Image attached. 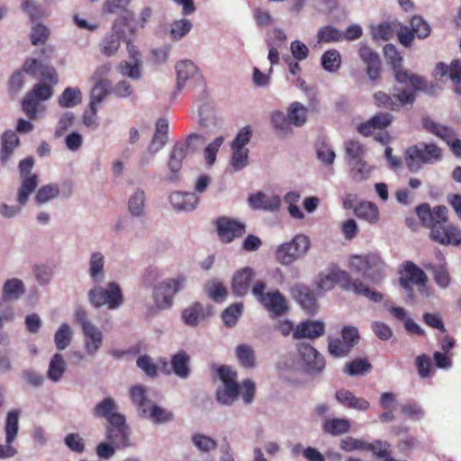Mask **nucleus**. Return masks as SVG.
I'll return each mask as SVG.
<instances>
[{"label":"nucleus","instance_id":"obj_20","mask_svg":"<svg viewBox=\"0 0 461 461\" xmlns=\"http://www.w3.org/2000/svg\"><path fill=\"white\" fill-rule=\"evenodd\" d=\"M298 352L303 365L308 372H321L325 367L322 356L310 344L300 343Z\"/></svg>","mask_w":461,"mask_h":461},{"label":"nucleus","instance_id":"obj_23","mask_svg":"<svg viewBox=\"0 0 461 461\" xmlns=\"http://www.w3.org/2000/svg\"><path fill=\"white\" fill-rule=\"evenodd\" d=\"M87 274L95 285H101L105 280V256L100 250L92 251L87 261Z\"/></svg>","mask_w":461,"mask_h":461},{"label":"nucleus","instance_id":"obj_31","mask_svg":"<svg viewBox=\"0 0 461 461\" xmlns=\"http://www.w3.org/2000/svg\"><path fill=\"white\" fill-rule=\"evenodd\" d=\"M292 294L309 314H313L317 310V301L309 287L303 285H296L292 287Z\"/></svg>","mask_w":461,"mask_h":461},{"label":"nucleus","instance_id":"obj_7","mask_svg":"<svg viewBox=\"0 0 461 461\" xmlns=\"http://www.w3.org/2000/svg\"><path fill=\"white\" fill-rule=\"evenodd\" d=\"M76 321L81 326L84 335V348L88 357H95L103 346L104 334L88 318L86 312L78 308L75 312Z\"/></svg>","mask_w":461,"mask_h":461},{"label":"nucleus","instance_id":"obj_42","mask_svg":"<svg viewBox=\"0 0 461 461\" xmlns=\"http://www.w3.org/2000/svg\"><path fill=\"white\" fill-rule=\"evenodd\" d=\"M144 417L149 418L154 423L163 424L174 420V413L165 408L154 404L153 402L142 413Z\"/></svg>","mask_w":461,"mask_h":461},{"label":"nucleus","instance_id":"obj_59","mask_svg":"<svg viewBox=\"0 0 461 461\" xmlns=\"http://www.w3.org/2000/svg\"><path fill=\"white\" fill-rule=\"evenodd\" d=\"M371 369L366 358H357L345 364L344 372L350 376L363 375Z\"/></svg>","mask_w":461,"mask_h":461},{"label":"nucleus","instance_id":"obj_39","mask_svg":"<svg viewBox=\"0 0 461 461\" xmlns=\"http://www.w3.org/2000/svg\"><path fill=\"white\" fill-rule=\"evenodd\" d=\"M67 369V363L62 355L56 353L50 358L47 377L53 383L59 382Z\"/></svg>","mask_w":461,"mask_h":461},{"label":"nucleus","instance_id":"obj_35","mask_svg":"<svg viewBox=\"0 0 461 461\" xmlns=\"http://www.w3.org/2000/svg\"><path fill=\"white\" fill-rule=\"evenodd\" d=\"M23 282L16 277L7 279L2 287V300L14 302L19 300L25 294Z\"/></svg>","mask_w":461,"mask_h":461},{"label":"nucleus","instance_id":"obj_46","mask_svg":"<svg viewBox=\"0 0 461 461\" xmlns=\"http://www.w3.org/2000/svg\"><path fill=\"white\" fill-rule=\"evenodd\" d=\"M204 291L208 297L216 303H222L226 300L228 291L223 283L218 279L207 281L204 285Z\"/></svg>","mask_w":461,"mask_h":461},{"label":"nucleus","instance_id":"obj_15","mask_svg":"<svg viewBox=\"0 0 461 461\" xmlns=\"http://www.w3.org/2000/svg\"><path fill=\"white\" fill-rule=\"evenodd\" d=\"M176 73V89L181 91L187 85H198L203 81V76L196 64L190 59H183L175 66Z\"/></svg>","mask_w":461,"mask_h":461},{"label":"nucleus","instance_id":"obj_19","mask_svg":"<svg viewBox=\"0 0 461 461\" xmlns=\"http://www.w3.org/2000/svg\"><path fill=\"white\" fill-rule=\"evenodd\" d=\"M374 97L377 106L388 108L393 111L398 110L401 105L412 104L415 99L412 92L405 90L394 94L393 97L384 92H377L375 94Z\"/></svg>","mask_w":461,"mask_h":461},{"label":"nucleus","instance_id":"obj_37","mask_svg":"<svg viewBox=\"0 0 461 461\" xmlns=\"http://www.w3.org/2000/svg\"><path fill=\"white\" fill-rule=\"evenodd\" d=\"M348 175L354 182H362L369 178L373 167L365 160H352L348 162Z\"/></svg>","mask_w":461,"mask_h":461},{"label":"nucleus","instance_id":"obj_48","mask_svg":"<svg viewBox=\"0 0 461 461\" xmlns=\"http://www.w3.org/2000/svg\"><path fill=\"white\" fill-rule=\"evenodd\" d=\"M350 423L344 418H333L326 420L322 424V429L325 433L332 436H339L348 432Z\"/></svg>","mask_w":461,"mask_h":461},{"label":"nucleus","instance_id":"obj_51","mask_svg":"<svg viewBox=\"0 0 461 461\" xmlns=\"http://www.w3.org/2000/svg\"><path fill=\"white\" fill-rule=\"evenodd\" d=\"M82 102V93L78 87H67L59 97L61 107L72 108Z\"/></svg>","mask_w":461,"mask_h":461},{"label":"nucleus","instance_id":"obj_13","mask_svg":"<svg viewBox=\"0 0 461 461\" xmlns=\"http://www.w3.org/2000/svg\"><path fill=\"white\" fill-rule=\"evenodd\" d=\"M428 277L425 272L414 263L407 261L402 265L400 272V284L410 296L412 294L413 286H417L420 293L426 288Z\"/></svg>","mask_w":461,"mask_h":461},{"label":"nucleus","instance_id":"obj_22","mask_svg":"<svg viewBox=\"0 0 461 461\" xmlns=\"http://www.w3.org/2000/svg\"><path fill=\"white\" fill-rule=\"evenodd\" d=\"M256 276L253 268L246 267L235 272L231 281V292L237 297L245 296Z\"/></svg>","mask_w":461,"mask_h":461},{"label":"nucleus","instance_id":"obj_40","mask_svg":"<svg viewBox=\"0 0 461 461\" xmlns=\"http://www.w3.org/2000/svg\"><path fill=\"white\" fill-rule=\"evenodd\" d=\"M400 28L398 20L386 21L377 26L372 27L373 38L375 40L388 41L393 37Z\"/></svg>","mask_w":461,"mask_h":461},{"label":"nucleus","instance_id":"obj_62","mask_svg":"<svg viewBox=\"0 0 461 461\" xmlns=\"http://www.w3.org/2000/svg\"><path fill=\"white\" fill-rule=\"evenodd\" d=\"M113 71V64L111 62H104L94 69L89 80L91 83H112L109 76Z\"/></svg>","mask_w":461,"mask_h":461},{"label":"nucleus","instance_id":"obj_4","mask_svg":"<svg viewBox=\"0 0 461 461\" xmlns=\"http://www.w3.org/2000/svg\"><path fill=\"white\" fill-rule=\"evenodd\" d=\"M311 240L305 234H296L291 240L280 244L275 253L276 259L283 266H291L303 259L308 253Z\"/></svg>","mask_w":461,"mask_h":461},{"label":"nucleus","instance_id":"obj_26","mask_svg":"<svg viewBox=\"0 0 461 461\" xmlns=\"http://www.w3.org/2000/svg\"><path fill=\"white\" fill-rule=\"evenodd\" d=\"M190 363V356L186 352L180 350L172 355L170 368L165 369V373L167 375L174 373L180 379H187L191 374Z\"/></svg>","mask_w":461,"mask_h":461},{"label":"nucleus","instance_id":"obj_18","mask_svg":"<svg viewBox=\"0 0 461 461\" xmlns=\"http://www.w3.org/2000/svg\"><path fill=\"white\" fill-rule=\"evenodd\" d=\"M429 238L444 246L461 245V230L451 224H436L432 227L429 232Z\"/></svg>","mask_w":461,"mask_h":461},{"label":"nucleus","instance_id":"obj_32","mask_svg":"<svg viewBox=\"0 0 461 461\" xmlns=\"http://www.w3.org/2000/svg\"><path fill=\"white\" fill-rule=\"evenodd\" d=\"M324 334V323L320 321H303L295 328L293 337L296 339L302 338L317 339Z\"/></svg>","mask_w":461,"mask_h":461},{"label":"nucleus","instance_id":"obj_17","mask_svg":"<svg viewBox=\"0 0 461 461\" xmlns=\"http://www.w3.org/2000/svg\"><path fill=\"white\" fill-rule=\"evenodd\" d=\"M126 25L122 19H116L114 21L112 32L104 37L99 45V50L104 56L113 57L117 53L121 41L125 37L123 28Z\"/></svg>","mask_w":461,"mask_h":461},{"label":"nucleus","instance_id":"obj_24","mask_svg":"<svg viewBox=\"0 0 461 461\" xmlns=\"http://www.w3.org/2000/svg\"><path fill=\"white\" fill-rule=\"evenodd\" d=\"M105 438L117 448L128 447L130 443L126 419H122L118 423L108 424L105 428Z\"/></svg>","mask_w":461,"mask_h":461},{"label":"nucleus","instance_id":"obj_49","mask_svg":"<svg viewBox=\"0 0 461 461\" xmlns=\"http://www.w3.org/2000/svg\"><path fill=\"white\" fill-rule=\"evenodd\" d=\"M205 317L203 306L195 303L185 308L182 312V318L185 323L191 327H195Z\"/></svg>","mask_w":461,"mask_h":461},{"label":"nucleus","instance_id":"obj_61","mask_svg":"<svg viewBox=\"0 0 461 461\" xmlns=\"http://www.w3.org/2000/svg\"><path fill=\"white\" fill-rule=\"evenodd\" d=\"M21 8L23 12L29 15L32 21H37L48 16L41 5L36 0H23Z\"/></svg>","mask_w":461,"mask_h":461},{"label":"nucleus","instance_id":"obj_34","mask_svg":"<svg viewBox=\"0 0 461 461\" xmlns=\"http://www.w3.org/2000/svg\"><path fill=\"white\" fill-rule=\"evenodd\" d=\"M335 397L340 404L350 409L366 411L370 407L368 401L357 397L348 390L341 389L338 391Z\"/></svg>","mask_w":461,"mask_h":461},{"label":"nucleus","instance_id":"obj_1","mask_svg":"<svg viewBox=\"0 0 461 461\" xmlns=\"http://www.w3.org/2000/svg\"><path fill=\"white\" fill-rule=\"evenodd\" d=\"M337 284L345 291L363 295L375 303H379L384 298L381 293L370 289L358 279L352 280L347 271L337 267L321 272L316 278L317 288L321 292L330 291Z\"/></svg>","mask_w":461,"mask_h":461},{"label":"nucleus","instance_id":"obj_54","mask_svg":"<svg viewBox=\"0 0 461 461\" xmlns=\"http://www.w3.org/2000/svg\"><path fill=\"white\" fill-rule=\"evenodd\" d=\"M236 357L239 363L246 368H253L256 366V357L254 349L247 344H240L236 347Z\"/></svg>","mask_w":461,"mask_h":461},{"label":"nucleus","instance_id":"obj_52","mask_svg":"<svg viewBox=\"0 0 461 461\" xmlns=\"http://www.w3.org/2000/svg\"><path fill=\"white\" fill-rule=\"evenodd\" d=\"M301 199V194L298 191H289L284 196V201L287 204V212L289 215L294 220H303L305 215L302 210L297 206Z\"/></svg>","mask_w":461,"mask_h":461},{"label":"nucleus","instance_id":"obj_56","mask_svg":"<svg viewBox=\"0 0 461 461\" xmlns=\"http://www.w3.org/2000/svg\"><path fill=\"white\" fill-rule=\"evenodd\" d=\"M426 268L431 270L434 281L440 288L446 289L449 286L451 278L447 269L446 263L437 266L427 265Z\"/></svg>","mask_w":461,"mask_h":461},{"label":"nucleus","instance_id":"obj_25","mask_svg":"<svg viewBox=\"0 0 461 461\" xmlns=\"http://www.w3.org/2000/svg\"><path fill=\"white\" fill-rule=\"evenodd\" d=\"M249 204L255 210H263L267 212L278 211L281 206V199L277 194H267L263 192H258L249 195Z\"/></svg>","mask_w":461,"mask_h":461},{"label":"nucleus","instance_id":"obj_11","mask_svg":"<svg viewBox=\"0 0 461 461\" xmlns=\"http://www.w3.org/2000/svg\"><path fill=\"white\" fill-rule=\"evenodd\" d=\"M20 416L21 411L19 410H12L6 415L5 421V442L0 444V459L11 458L17 454V449L13 444L18 437Z\"/></svg>","mask_w":461,"mask_h":461},{"label":"nucleus","instance_id":"obj_10","mask_svg":"<svg viewBox=\"0 0 461 461\" xmlns=\"http://www.w3.org/2000/svg\"><path fill=\"white\" fill-rule=\"evenodd\" d=\"M203 140V136L197 133H191L185 140L176 142L169 154L167 168L171 175L169 181L176 180V175L181 170L183 161L190 152H194L196 148L193 147V141Z\"/></svg>","mask_w":461,"mask_h":461},{"label":"nucleus","instance_id":"obj_50","mask_svg":"<svg viewBox=\"0 0 461 461\" xmlns=\"http://www.w3.org/2000/svg\"><path fill=\"white\" fill-rule=\"evenodd\" d=\"M191 442L202 453H211L218 447L216 439L200 432L192 435Z\"/></svg>","mask_w":461,"mask_h":461},{"label":"nucleus","instance_id":"obj_57","mask_svg":"<svg viewBox=\"0 0 461 461\" xmlns=\"http://www.w3.org/2000/svg\"><path fill=\"white\" fill-rule=\"evenodd\" d=\"M73 331L68 323H62L54 335V342L59 350L66 349L71 343Z\"/></svg>","mask_w":461,"mask_h":461},{"label":"nucleus","instance_id":"obj_21","mask_svg":"<svg viewBox=\"0 0 461 461\" xmlns=\"http://www.w3.org/2000/svg\"><path fill=\"white\" fill-rule=\"evenodd\" d=\"M216 225L221 240L226 243L245 233V225L243 223L227 217L218 219Z\"/></svg>","mask_w":461,"mask_h":461},{"label":"nucleus","instance_id":"obj_36","mask_svg":"<svg viewBox=\"0 0 461 461\" xmlns=\"http://www.w3.org/2000/svg\"><path fill=\"white\" fill-rule=\"evenodd\" d=\"M19 143V138L14 131H7L3 134L0 152V161L2 164L5 165L9 161Z\"/></svg>","mask_w":461,"mask_h":461},{"label":"nucleus","instance_id":"obj_43","mask_svg":"<svg viewBox=\"0 0 461 461\" xmlns=\"http://www.w3.org/2000/svg\"><path fill=\"white\" fill-rule=\"evenodd\" d=\"M39 180L37 175H31L26 177H22V185L17 194V203L21 205H25L29 200L30 195L35 191L38 186Z\"/></svg>","mask_w":461,"mask_h":461},{"label":"nucleus","instance_id":"obj_55","mask_svg":"<svg viewBox=\"0 0 461 461\" xmlns=\"http://www.w3.org/2000/svg\"><path fill=\"white\" fill-rule=\"evenodd\" d=\"M318 43H334L342 41V31L332 25L319 28L316 34Z\"/></svg>","mask_w":461,"mask_h":461},{"label":"nucleus","instance_id":"obj_33","mask_svg":"<svg viewBox=\"0 0 461 461\" xmlns=\"http://www.w3.org/2000/svg\"><path fill=\"white\" fill-rule=\"evenodd\" d=\"M147 196L144 189L135 187L128 197V212L135 218H141L145 215Z\"/></svg>","mask_w":461,"mask_h":461},{"label":"nucleus","instance_id":"obj_47","mask_svg":"<svg viewBox=\"0 0 461 461\" xmlns=\"http://www.w3.org/2000/svg\"><path fill=\"white\" fill-rule=\"evenodd\" d=\"M142 60L136 61H121L117 67V72L122 76L127 77L132 80H139L142 77L141 72Z\"/></svg>","mask_w":461,"mask_h":461},{"label":"nucleus","instance_id":"obj_6","mask_svg":"<svg viewBox=\"0 0 461 461\" xmlns=\"http://www.w3.org/2000/svg\"><path fill=\"white\" fill-rule=\"evenodd\" d=\"M441 158V149L433 143L420 142L407 149L405 164L411 172H417L424 164H433Z\"/></svg>","mask_w":461,"mask_h":461},{"label":"nucleus","instance_id":"obj_8","mask_svg":"<svg viewBox=\"0 0 461 461\" xmlns=\"http://www.w3.org/2000/svg\"><path fill=\"white\" fill-rule=\"evenodd\" d=\"M87 298L95 308L107 305L110 310H115L123 303L122 289L115 282L109 283L106 288L95 285L87 292Z\"/></svg>","mask_w":461,"mask_h":461},{"label":"nucleus","instance_id":"obj_28","mask_svg":"<svg viewBox=\"0 0 461 461\" xmlns=\"http://www.w3.org/2000/svg\"><path fill=\"white\" fill-rule=\"evenodd\" d=\"M199 124L210 132H217L223 127V120L210 104H203L199 109Z\"/></svg>","mask_w":461,"mask_h":461},{"label":"nucleus","instance_id":"obj_2","mask_svg":"<svg viewBox=\"0 0 461 461\" xmlns=\"http://www.w3.org/2000/svg\"><path fill=\"white\" fill-rule=\"evenodd\" d=\"M349 267L352 271L360 274L366 280L374 284L380 283L385 276L386 265L376 253L351 257Z\"/></svg>","mask_w":461,"mask_h":461},{"label":"nucleus","instance_id":"obj_3","mask_svg":"<svg viewBox=\"0 0 461 461\" xmlns=\"http://www.w3.org/2000/svg\"><path fill=\"white\" fill-rule=\"evenodd\" d=\"M187 285V276L179 274L175 277L164 279L153 286L152 299L157 310L164 311L173 305L175 295L183 291Z\"/></svg>","mask_w":461,"mask_h":461},{"label":"nucleus","instance_id":"obj_5","mask_svg":"<svg viewBox=\"0 0 461 461\" xmlns=\"http://www.w3.org/2000/svg\"><path fill=\"white\" fill-rule=\"evenodd\" d=\"M217 374L221 384L216 389V401L221 405L230 406L240 395L237 372L230 366H221Z\"/></svg>","mask_w":461,"mask_h":461},{"label":"nucleus","instance_id":"obj_53","mask_svg":"<svg viewBox=\"0 0 461 461\" xmlns=\"http://www.w3.org/2000/svg\"><path fill=\"white\" fill-rule=\"evenodd\" d=\"M112 93V83H92L89 104L100 106Z\"/></svg>","mask_w":461,"mask_h":461},{"label":"nucleus","instance_id":"obj_64","mask_svg":"<svg viewBox=\"0 0 461 461\" xmlns=\"http://www.w3.org/2000/svg\"><path fill=\"white\" fill-rule=\"evenodd\" d=\"M59 194L58 185L51 184L41 187L35 196V202L38 204H44L57 198Z\"/></svg>","mask_w":461,"mask_h":461},{"label":"nucleus","instance_id":"obj_30","mask_svg":"<svg viewBox=\"0 0 461 461\" xmlns=\"http://www.w3.org/2000/svg\"><path fill=\"white\" fill-rule=\"evenodd\" d=\"M169 202L177 212H191L197 207L199 198L194 193L174 192L169 195Z\"/></svg>","mask_w":461,"mask_h":461},{"label":"nucleus","instance_id":"obj_9","mask_svg":"<svg viewBox=\"0 0 461 461\" xmlns=\"http://www.w3.org/2000/svg\"><path fill=\"white\" fill-rule=\"evenodd\" d=\"M267 285L264 281H258L252 287V294L267 310L272 318L285 314L288 311V303L279 291L264 293Z\"/></svg>","mask_w":461,"mask_h":461},{"label":"nucleus","instance_id":"obj_44","mask_svg":"<svg viewBox=\"0 0 461 461\" xmlns=\"http://www.w3.org/2000/svg\"><path fill=\"white\" fill-rule=\"evenodd\" d=\"M287 117L291 125L302 127L307 122L308 109L299 102H294L287 110Z\"/></svg>","mask_w":461,"mask_h":461},{"label":"nucleus","instance_id":"obj_58","mask_svg":"<svg viewBox=\"0 0 461 461\" xmlns=\"http://www.w3.org/2000/svg\"><path fill=\"white\" fill-rule=\"evenodd\" d=\"M50 34V30L46 24L41 22L33 23L30 33L31 42L34 46L44 44L48 41Z\"/></svg>","mask_w":461,"mask_h":461},{"label":"nucleus","instance_id":"obj_14","mask_svg":"<svg viewBox=\"0 0 461 461\" xmlns=\"http://www.w3.org/2000/svg\"><path fill=\"white\" fill-rule=\"evenodd\" d=\"M52 95V89L50 86L38 83L32 90L25 96L23 102V110L30 119H36L41 109L40 102L50 99Z\"/></svg>","mask_w":461,"mask_h":461},{"label":"nucleus","instance_id":"obj_41","mask_svg":"<svg viewBox=\"0 0 461 461\" xmlns=\"http://www.w3.org/2000/svg\"><path fill=\"white\" fill-rule=\"evenodd\" d=\"M342 59L339 51L330 49L323 52L321 57V65L328 73H336L341 68Z\"/></svg>","mask_w":461,"mask_h":461},{"label":"nucleus","instance_id":"obj_60","mask_svg":"<svg viewBox=\"0 0 461 461\" xmlns=\"http://www.w3.org/2000/svg\"><path fill=\"white\" fill-rule=\"evenodd\" d=\"M131 401L138 406L139 410L143 413L147 408L152 403L147 399L146 390L142 385H134L130 391Z\"/></svg>","mask_w":461,"mask_h":461},{"label":"nucleus","instance_id":"obj_12","mask_svg":"<svg viewBox=\"0 0 461 461\" xmlns=\"http://www.w3.org/2000/svg\"><path fill=\"white\" fill-rule=\"evenodd\" d=\"M384 53L385 58L392 64L395 79L399 83H409L411 86L417 89L421 86L423 84V78L416 75H411L402 68L401 63L402 58L393 44L385 45L384 48Z\"/></svg>","mask_w":461,"mask_h":461},{"label":"nucleus","instance_id":"obj_45","mask_svg":"<svg viewBox=\"0 0 461 461\" xmlns=\"http://www.w3.org/2000/svg\"><path fill=\"white\" fill-rule=\"evenodd\" d=\"M131 0H105L103 5V11L106 14L123 13V15L118 19H122L127 24L128 20L131 17V13L127 10V6Z\"/></svg>","mask_w":461,"mask_h":461},{"label":"nucleus","instance_id":"obj_38","mask_svg":"<svg viewBox=\"0 0 461 461\" xmlns=\"http://www.w3.org/2000/svg\"><path fill=\"white\" fill-rule=\"evenodd\" d=\"M355 214L371 224L378 222L380 216L377 205L367 201L361 202L355 207Z\"/></svg>","mask_w":461,"mask_h":461},{"label":"nucleus","instance_id":"obj_16","mask_svg":"<svg viewBox=\"0 0 461 461\" xmlns=\"http://www.w3.org/2000/svg\"><path fill=\"white\" fill-rule=\"evenodd\" d=\"M422 126L427 131L446 141L455 156L461 157V140L456 138V133L452 129L441 125L429 117L423 118Z\"/></svg>","mask_w":461,"mask_h":461},{"label":"nucleus","instance_id":"obj_63","mask_svg":"<svg viewBox=\"0 0 461 461\" xmlns=\"http://www.w3.org/2000/svg\"><path fill=\"white\" fill-rule=\"evenodd\" d=\"M192 27L193 24L188 19L176 20L171 24L170 38L176 41H180L191 31Z\"/></svg>","mask_w":461,"mask_h":461},{"label":"nucleus","instance_id":"obj_27","mask_svg":"<svg viewBox=\"0 0 461 461\" xmlns=\"http://www.w3.org/2000/svg\"><path fill=\"white\" fill-rule=\"evenodd\" d=\"M94 414L96 417L105 419L108 424L118 423L119 420L125 418L118 411V406L111 397H106L98 402L95 407Z\"/></svg>","mask_w":461,"mask_h":461},{"label":"nucleus","instance_id":"obj_29","mask_svg":"<svg viewBox=\"0 0 461 461\" xmlns=\"http://www.w3.org/2000/svg\"><path fill=\"white\" fill-rule=\"evenodd\" d=\"M168 128L167 119L160 118L157 121L155 132L148 147L150 154H157L166 146L168 140Z\"/></svg>","mask_w":461,"mask_h":461}]
</instances>
